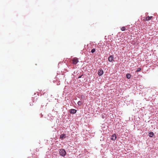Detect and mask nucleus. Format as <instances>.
Here are the masks:
<instances>
[{
    "label": "nucleus",
    "instance_id": "f257e3e1",
    "mask_svg": "<svg viewBox=\"0 0 158 158\" xmlns=\"http://www.w3.org/2000/svg\"><path fill=\"white\" fill-rule=\"evenodd\" d=\"M59 153L60 155L62 156H64L66 155V152L64 149H59Z\"/></svg>",
    "mask_w": 158,
    "mask_h": 158
},
{
    "label": "nucleus",
    "instance_id": "f03ea898",
    "mask_svg": "<svg viewBox=\"0 0 158 158\" xmlns=\"http://www.w3.org/2000/svg\"><path fill=\"white\" fill-rule=\"evenodd\" d=\"M72 63L73 64H76L78 62V59L77 58H74L72 60Z\"/></svg>",
    "mask_w": 158,
    "mask_h": 158
},
{
    "label": "nucleus",
    "instance_id": "7ed1b4c3",
    "mask_svg": "<svg viewBox=\"0 0 158 158\" xmlns=\"http://www.w3.org/2000/svg\"><path fill=\"white\" fill-rule=\"evenodd\" d=\"M108 61L110 62H112L114 61L113 55H110L108 58Z\"/></svg>",
    "mask_w": 158,
    "mask_h": 158
},
{
    "label": "nucleus",
    "instance_id": "20e7f679",
    "mask_svg": "<svg viewBox=\"0 0 158 158\" xmlns=\"http://www.w3.org/2000/svg\"><path fill=\"white\" fill-rule=\"evenodd\" d=\"M103 73V71L102 69H100L98 70V74L99 76H102Z\"/></svg>",
    "mask_w": 158,
    "mask_h": 158
},
{
    "label": "nucleus",
    "instance_id": "39448f33",
    "mask_svg": "<svg viewBox=\"0 0 158 158\" xmlns=\"http://www.w3.org/2000/svg\"><path fill=\"white\" fill-rule=\"evenodd\" d=\"M77 111V110L75 109H71L69 110V112L71 114H75L76 113Z\"/></svg>",
    "mask_w": 158,
    "mask_h": 158
},
{
    "label": "nucleus",
    "instance_id": "423d86ee",
    "mask_svg": "<svg viewBox=\"0 0 158 158\" xmlns=\"http://www.w3.org/2000/svg\"><path fill=\"white\" fill-rule=\"evenodd\" d=\"M116 136L115 134H113L111 137V139L112 140H115L116 139Z\"/></svg>",
    "mask_w": 158,
    "mask_h": 158
},
{
    "label": "nucleus",
    "instance_id": "0eeeda50",
    "mask_svg": "<svg viewBox=\"0 0 158 158\" xmlns=\"http://www.w3.org/2000/svg\"><path fill=\"white\" fill-rule=\"evenodd\" d=\"M66 138V135L64 134H63L60 135V139H63Z\"/></svg>",
    "mask_w": 158,
    "mask_h": 158
},
{
    "label": "nucleus",
    "instance_id": "6e6552de",
    "mask_svg": "<svg viewBox=\"0 0 158 158\" xmlns=\"http://www.w3.org/2000/svg\"><path fill=\"white\" fill-rule=\"evenodd\" d=\"M153 17L152 16H147L145 19V20L146 21H149L150 20H151L152 18Z\"/></svg>",
    "mask_w": 158,
    "mask_h": 158
},
{
    "label": "nucleus",
    "instance_id": "1a4fd4ad",
    "mask_svg": "<svg viewBox=\"0 0 158 158\" xmlns=\"http://www.w3.org/2000/svg\"><path fill=\"white\" fill-rule=\"evenodd\" d=\"M148 135L149 137H152L154 135V133L152 132H150L149 133Z\"/></svg>",
    "mask_w": 158,
    "mask_h": 158
},
{
    "label": "nucleus",
    "instance_id": "9d476101",
    "mask_svg": "<svg viewBox=\"0 0 158 158\" xmlns=\"http://www.w3.org/2000/svg\"><path fill=\"white\" fill-rule=\"evenodd\" d=\"M126 76L127 79H129L131 77V75L129 73H127L126 75Z\"/></svg>",
    "mask_w": 158,
    "mask_h": 158
},
{
    "label": "nucleus",
    "instance_id": "9b49d317",
    "mask_svg": "<svg viewBox=\"0 0 158 158\" xmlns=\"http://www.w3.org/2000/svg\"><path fill=\"white\" fill-rule=\"evenodd\" d=\"M77 104L79 106H81L82 104V102L81 101H79L78 102Z\"/></svg>",
    "mask_w": 158,
    "mask_h": 158
},
{
    "label": "nucleus",
    "instance_id": "f8f14e48",
    "mask_svg": "<svg viewBox=\"0 0 158 158\" xmlns=\"http://www.w3.org/2000/svg\"><path fill=\"white\" fill-rule=\"evenodd\" d=\"M121 30L122 31H124L126 30V28L125 27H123L121 28Z\"/></svg>",
    "mask_w": 158,
    "mask_h": 158
},
{
    "label": "nucleus",
    "instance_id": "ddd939ff",
    "mask_svg": "<svg viewBox=\"0 0 158 158\" xmlns=\"http://www.w3.org/2000/svg\"><path fill=\"white\" fill-rule=\"evenodd\" d=\"M80 98L82 99H84L85 98V96L83 95H81V96Z\"/></svg>",
    "mask_w": 158,
    "mask_h": 158
},
{
    "label": "nucleus",
    "instance_id": "4468645a",
    "mask_svg": "<svg viewBox=\"0 0 158 158\" xmlns=\"http://www.w3.org/2000/svg\"><path fill=\"white\" fill-rule=\"evenodd\" d=\"M95 48H93L91 50V52L92 53L94 52L95 51Z\"/></svg>",
    "mask_w": 158,
    "mask_h": 158
},
{
    "label": "nucleus",
    "instance_id": "2eb2a0df",
    "mask_svg": "<svg viewBox=\"0 0 158 158\" xmlns=\"http://www.w3.org/2000/svg\"><path fill=\"white\" fill-rule=\"evenodd\" d=\"M141 70V68H139L137 69V70L136 71V72L140 71Z\"/></svg>",
    "mask_w": 158,
    "mask_h": 158
},
{
    "label": "nucleus",
    "instance_id": "dca6fc26",
    "mask_svg": "<svg viewBox=\"0 0 158 158\" xmlns=\"http://www.w3.org/2000/svg\"><path fill=\"white\" fill-rule=\"evenodd\" d=\"M82 76H83V75H81V76H79L78 77V78H81Z\"/></svg>",
    "mask_w": 158,
    "mask_h": 158
},
{
    "label": "nucleus",
    "instance_id": "f3484780",
    "mask_svg": "<svg viewBox=\"0 0 158 158\" xmlns=\"http://www.w3.org/2000/svg\"><path fill=\"white\" fill-rule=\"evenodd\" d=\"M102 117L103 118H104V117H105L104 114L103 115H102Z\"/></svg>",
    "mask_w": 158,
    "mask_h": 158
}]
</instances>
